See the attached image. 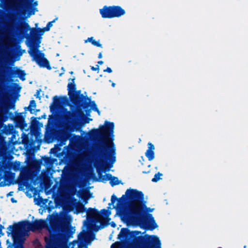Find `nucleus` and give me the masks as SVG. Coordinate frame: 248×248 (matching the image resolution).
Here are the masks:
<instances>
[{"mask_svg": "<svg viewBox=\"0 0 248 248\" xmlns=\"http://www.w3.org/2000/svg\"><path fill=\"white\" fill-rule=\"evenodd\" d=\"M114 129V123L106 121L104 125L100 126L99 129H93L91 132L93 136L99 139L100 142L97 145L100 168L96 167V170L102 182L111 179V174L102 175V172L109 171L116 161V149L113 141Z\"/></svg>", "mask_w": 248, "mask_h": 248, "instance_id": "1", "label": "nucleus"}, {"mask_svg": "<svg viewBox=\"0 0 248 248\" xmlns=\"http://www.w3.org/2000/svg\"><path fill=\"white\" fill-rule=\"evenodd\" d=\"M127 198L130 202L128 210L122 213L123 218L131 224H145V209L146 206L142 192L135 189H129L124 195L119 198L113 194L111 197V203L114 204L117 201L116 205L113 208L121 209L125 204Z\"/></svg>", "mask_w": 248, "mask_h": 248, "instance_id": "2", "label": "nucleus"}, {"mask_svg": "<svg viewBox=\"0 0 248 248\" xmlns=\"http://www.w3.org/2000/svg\"><path fill=\"white\" fill-rule=\"evenodd\" d=\"M27 18L17 19L16 24L13 27H9V23L6 25L8 30H16V33L19 36L26 38V45L29 47V50H35L39 48L41 43V36L40 28H31L29 24L24 21Z\"/></svg>", "mask_w": 248, "mask_h": 248, "instance_id": "3", "label": "nucleus"}, {"mask_svg": "<svg viewBox=\"0 0 248 248\" xmlns=\"http://www.w3.org/2000/svg\"><path fill=\"white\" fill-rule=\"evenodd\" d=\"M45 227L46 222L43 219L35 220L33 222L25 220L16 223L14 225H10L8 229L10 230V232H7V233L8 236L12 233L14 243L19 244L21 241V238L24 232L25 236L30 231L34 232Z\"/></svg>", "mask_w": 248, "mask_h": 248, "instance_id": "4", "label": "nucleus"}, {"mask_svg": "<svg viewBox=\"0 0 248 248\" xmlns=\"http://www.w3.org/2000/svg\"><path fill=\"white\" fill-rule=\"evenodd\" d=\"M70 100L73 105H70V110L67 111L64 115V120L69 124H71L73 121L77 117L81 108H87L89 107V102L90 98L87 95L84 96L81 93V90H76L69 96Z\"/></svg>", "mask_w": 248, "mask_h": 248, "instance_id": "5", "label": "nucleus"}, {"mask_svg": "<svg viewBox=\"0 0 248 248\" xmlns=\"http://www.w3.org/2000/svg\"><path fill=\"white\" fill-rule=\"evenodd\" d=\"M134 231L139 232L134 234V236L131 237L130 241H132L134 245L142 248H161V241L157 236L148 234L138 236L141 234V232Z\"/></svg>", "mask_w": 248, "mask_h": 248, "instance_id": "6", "label": "nucleus"}, {"mask_svg": "<svg viewBox=\"0 0 248 248\" xmlns=\"http://www.w3.org/2000/svg\"><path fill=\"white\" fill-rule=\"evenodd\" d=\"M68 102V99L66 96L61 97L55 96L53 97V102L50 106V111L53 114L55 109L60 105H63L69 106V105L67 104ZM54 117L53 114L49 116L46 127V131L48 136L52 139L54 138Z\"/></svg>", "mask_w": 248, "mask_h": 248, "instance_id": "7", "label": "nucleus"}, {"mask_svg": "<svg viewBox=\"0 0 248 248\" xmlns=\"http://www.w3.org/2000/svg\"><path fill=\"white\" fill-rule=\"evenodd\" d=\"M25 8L22 9L20 12L17 13L16 15H12L10 17V22L9 23V27H13L16 24V21L17 19L28 18L31 16L35 14L36 11H38L37 8H33L30 6V3L34 0H21Z\"/></svg>", "mask_w": 248, "mask_h": 248, "instance_id": "8", "label": "nucleus"}, {"mask_svg": "<svg viewBox=\"0 0 248 248\" xmlns=\"http://www.w3.org/2000/svg\"><path fill=\"white\" fill-rule=\"evenodd\" d=\"M28 52L32 57L33 60L35 61L40 67L46 68L48 70L51 69L49 61L44 57V53L41 52L39 49L35 50H28Z\"/></svg>", "mask_w": 248, "mask_h": 248, "instance_id": "9", "label": "nucleus"}, {"mask_svg": "<svg viewBox=\"0 0 248 248\" xmlns=\"http://www.w3.org/2000/svg\"><path fill=\"white\" fill-rule=\"evenodd\" d=\"M87 214V218L90 221L93 223H98V222L100 221L101 214L96 208H89Z\"/></svg>", "mask_w": 248, "mask_h": 248, "instance_id": "10", "label": "nucleus"}, {"mask_svg": "<svg viewBox=\"0 0 248 248\" xmlns=\"http://www.w3.org/2000/svg\"><path fill=\"white\" fill-rule=\"evenodd\" d=\"M10 115H12V119L14 120L16 126L20 128L21 130L25 129L27 127V124L26 123L25 118L22 115V113H17L16 117L10 112Z\"/></svg>", "mask_w": 248, "mask_h": 248, "instance_id": "11", "label": "nucleus"}, {"mask_svg": "<svg viewBox=\"0 0 248 248\" xmlns=\"http://www.w3.org/2000/svg\"><path fill=\"white\" fill-rule=\"evenodd\" d=\"M138 233L134 231H131L128 228H123L118 235V238L121 240L130 241L131 237L134 236V234Z\"/></svg>", "mask_w": 248, "mask_h": 248, "instance_id": "12", "label": "nucleus"}, {"mask_svg": "<svg viewBox=\"0 0 248 248\" xmlns=\"http://www.w3.org/2000/svg\"><path fill=\"white\" fill-rule=\"evenodd\" d=\"M46 245L45 248H56L59 241V235L57 233H51L49 238H45Z\"/></svg>", "mask_w": 248, "mask_h": 248, "instance_id": "13", "label": "nucleus"}, {"mask_svg": "<svg viewBox=\"0 0 248 248\" xmlns=\"http://www.w3.org/2000/svg\"><path fill=\"white\" fill-rule=\"evenodd\" d=\"M26 75L25 71L19 69H14L11 68L9 71V76L11 78H14L17 76L22 81L25 80Z\"/></svg>", "mask_w": 248, "mask_h": 248, "instance_id": "14", "label": "nucleus"}, {"mask_svg": "<svg viewBox=\"0 0 248 248\" xmlns=\"http://www.w3.org/2000/svg\"><path fill=\"white\" fill-rule=\"evenodd\" d=\"M100 14L103 18H112V14L111 6H104L103 8L100 9Z\"/></svg>", "mask_w": 248, "mask_h": 248, "instance_id": "15", "label": "nucleus"}, {"mask_svg": "<svg viewBox=\"0 0 248 248\" xmlns=\"http://www.w3.org/2000/svg\"><path fill=\"white\" fill-rule=\"evenodd\" d=\"M113 18L119 17L125 14V11L120 6H111Z\"/></svg>", "mask_w": 248, "mask_h": 248, "instance_id": "16", "label": "nucleus"}, {"mask_svg": "<svg viewBox=\"0 0 248 248\" xmlns=\"http://www.w3.org/2000/svg\"><path fill=\"white\" fill-rule=\"evenodd\" d=\"M82 238L85 242L84 248H87V245L95 239V234L93 232H88L83 235Z\"/></svg>", "mask_w": 248, "mask_h": 248, "instance_id": "17", "label": "nucleus"}, {"mask_svg": "<svg viewBox=\"0 0 248 248\" xmlns=\"http://www.w3.org/2000/svg\"><path fill=\"white\" fill-rule=\"evenodd\" d=\"M155 149L153 144L151 142L148 143V149L145 152V155L149 161L152 160L155 158Z\"/></svg>", "mask_w": 248, "mask_h": 248, "instance_id": "18", "label": "nucleus"}, {"mask_svg": "<svg viewBox=\"0 0 248 248\" xmlns=\"http://www.w3.org/2000/svg\"><path fill=\"white\" fill-rule=\"evenodd\" d=\"M75 78L69 79V81L71 80V82L68 83L67 85L68 94L69 96H71V93L74 92L76 90V85L75 83Z\"/></svg>", "mask_w": 248, "mask_h": 248, "instance_id": "19", "label": "nucleus"}, {"mask_svg": "<svg viewBox=\"0 0 248 248\" xmlns=\"http://www.w3.org/2000/svg\"><path fill=\"white\" fill-rule=\"evenodd\" d=\"M148 217L151 219V222H150L148 224V229L149 230L153 231L154 229H155V228H156L158 227V226H157V224L155 223V221L154 218L153 217L152 215L149 214H148Z\"/></svg>", "mask_w": 248, "mask_h": 248, "instance_id": "20", "label": "nucleus"}, {"mask_svg": "<svg viewBox=\"0 0 248 248\" xmlns=\"http://www.w3.org/2000/svg\"><path fill=\"white\" fill-rule=\"evenodd\" d=\"M75 207L77 214L83 213L86 211V208L84 206V205L80 202L76 203Z\"/></svg>", "mask_w": 248, "mask_h": 248, "instance_id": "21", "label": "nucleus"}, {"mask_svg": "<svg viewBox=\"0 0 248 248\" xmlns=\"http://www.w3.org/2000/svg\"><path fill=\"white\" fill-rule=\"evenodd\" d=\"M75 232V228L71 225L69 226V227H66L65 229V235L68 238L72 237Z\"/></svg>", "mask_w": 248, "mask_h": 248, "instance_id": "22", "label": "nucleus"}, {"mask_svg": "<svg viewBox=\"0 0 248 248\" xmlns=\"http://www.w3.org/2000/svg\"><path fill=\"white\" fill-rule=\"evenodd\" d=\"M6 142L4 138L2 136L0 135V155H1L5 150Z\"/></svg>", "mask_w": 248, "mask_h": 248, "instance_id": "23", "label": "nucleus"}, {"mask_svg": "<svg viewBox=\"0 0 248 248\" xmlns=\"http://www.w3.org/2000/svg\"><path fill=\"white\" fill-rule=\"evenodd\" d=\"M110 184L112 186H113L116 185H118L120 184L121 181H119L117 177L115 176H112L111 179L110 180Z\"/></svg>", "mask_w": 248, "mask_h": 248, "instance_id": "24", "label": "nucleus"}, {"mask_svg": "<svg viewBox=\"0 0 248 248\" xmlns=\"http://www.w3.org/2000/svg\"><path fill=\"white\" fill-rule=\"evenodd\" d=\"M88 102H89V104L90 105L89 107H90L93 110L96 112L99 111V110L97 108V106L94 101H92L90 99V101H88Z\"/></svg>", "mask_w": 248, "mask_h": 248, "instance_id": "25", "label": "nucleus"}, {"mask_svg": "<svg viewBox=\"0 0 248 248\" xmlns=\"http://www.w3.org/2000/svg\"><path fill=\"white\" fill-rule=\"evenodd\" d=\"M110 220V218H107L106 219H105L104 220H102L101 218L100 221L99 222L100 223V226L101 228L102 229V228H104L105 227L107 226L108 225V222Z\"/></svg>", "mask_w": 248, "mask_h": 248, "instance_id": "26", "label": "nucleus"}, {"mask_svg": "<svg viewBox=\"0 0 248 248\" xmlns=\"http://www.w3.org/2000/svg\"><path fill=\"white\" fill-rule=\"evenodd\" d=\"M99 212L101 214V217H102V216H103L107 218H108V217L111 214V212L110 211H109L108 210H106L105 209L101 210V211H99Z\"/></svg>", "mask_w": 248, "mask_h": 248, "instance_id": "27", "label": "nucleus"}, {"mask_svg": "<svg viewBox=\"0 0 248 248\" xmlns=\"http://www.w3.org/2000/svg\"><path fill=\"white\" fill-rule=\"evenodd\" d=\"M162 175L163 174L159 172H157V173L155 174L154 178H153L152 179V181L153 182H158L159 180L161 179L160 176Z\"/></svg>", "mask_w": 248, "mask_h": 248, "instance_id": "28", "label": "nucleus"}, {"mask_svg": "<svg viewBox=\"0 0 248 248\" xmlns=\"http://www.w3.org/2000/svg\"><path fill=\"white\" fill-rule=\"evenodd\" d=\"M50 27L48 26V25H46V26L43 28H40V31H41V35H43V34L44 33V32L45 31H48L50 30Z\"/></svg>", "mask_w": 248, "mask_h": 248, "instance_id": "29", "label": "nucleus"}, {"mask_svg": "<svg viewBox=\"0 0 248 248\" xmlns=\"http://www.w3.org/2000/svg\"><path fill=\"white\" fill-rule=\"evenodd\" d=\"M50 27L48 26V25H46V26L43 28H40V31H41V35H43V34L44 33V32L45 31H48L50 30Z\"/></svg>", "mask_w": 248, "mask_h": 248, "instance_id": "30", "label": "nucleus"}, {"mask_svg": "<svg viewBox=\"0 0 248 248\" xmlns=\"http://www.w3.org/2000/svg\"><path fill=\"white\" fill-rule=\"evenodd\" d=\"M86 193L89 194L90 196H86V195H85L82 198L83 199L84 202H85V204L87 203L88 200L91 198V195H92V194L90 193V192L89 190H88L87 192H86Z\"/></svg>", "mask_w": 248, "mask_h": 248, "instance_id": "31", "label": "nucleus"}, {"mask_svg": "<svg viewBox=\"0 0 248 248\" xmlns=\"http://www.w3.org/2000/svg\"><path fill=\"white\" fill-rule=\"evenodd\" d=\"M31 119L32 120V121H31V124L32 125H35L39 123V121L38 120V117H32L31 118Z\"/></svg>", "mask_w": 248, "mask_h": 248, "instance_id": "32", "label": "nucleus"}, {"mask_svg": "<svg viewBox=\"0 0 248 248\" xmlns=\"http://www.w3.org/2000/svg\"><path fill=\"white\" fill-rule=\"evenodd\" d=\"M92 45L94 46H97V47H101V48L103 47L102 45L99 43V41H96L94 40V41H93Z\"/></svg>", "mask_w": 248, "mask_h": 248, "instance_id": "33", "label": "nucleus"}, {"mask_svg": "<svg viewBox=\"0 0 248 248\" xmlns=\"http://www.w3.org/2000/svg\"><path fill=\"white\" fill-rule=\"evenodd\" d=\"M30 107H31V108H36V102L34 100H32L30 101V105H29Z\"/></svg>", "mask_w": 248, "mask_h": 248, "instance_id": "34", "label": "nucleus"}, {"mask_svg": "<svg viewBox=\"0 0 248 248\" xmlns=\"http://www.w3.org/2000/svg\"><path fill=\"white\" fill-rule=\"evenodd\" d=\"M24 109L25 111H27V110L29 111L31 114L34 113V112H33V111L34 110V109H33L32 108H31L30 106H29L28 107H25Z\"/></svg>", "mask_w": 248, "mask_h": 248, "instance_id": "35", "label": "nucleus"}, {"mask_svg": "<svg viewBox=\"0 0 248 248\" xmlns=\"http://www.w3.org/2000/svg\"><path fill=\"white\" fill-rule=\"evenodd\" d=\"M95 40L93 39V37H91L88 38L87 40H85V43H86L87 42H90L92 44H93V41H94Z\"/></svg>", "mask_w": 248, "mask_h": 248, "instance_id": "36", "label": "nucleus"}, {"mask_svg": "<svg viewBox=\"0 0 248 248\" xmlns=\"http://www.w3.org/2000/svg\"><path fill=\"white\" fill-rule=\"evenodd\" d=\"M30 6H31L32 7H33V8H36L35 6H37L38 5V1H33L32 2H31L30 3Z\"/></svg>", "mask_w": 248, "mask_h": 248, "instance_id": "37", "label": "nucleus"}, {"mask_svg": "<svg viewBox=\"0 0 248 248\" xmlns=\"http://www.w3.org/2000/svg\"><path fill=\"white\" fill-rule=\"evenodd\" d=\"M41 92V90H37L36 93L35 94L34 96H36V98H38L39 99H41V96H40V93Z\"/></svg>", "mask_w": 248, "mask_h": 248, "instance_id": "38", "label": "nucleus"}, {"mask_svg": "<svg viewBox=\"0 0 248 248\" xmlns=\"http://www.w3.org/2000/svg\"><path fill=\"white\" fill-rule=\"evenodd\" d=\"M89 107H88L87 108H84L85 109L87 116H90V112L91 111V109H92L91 108L89 109Z\"/></svg>", "mask_w": 248, "mask_h": 248, "instance_id": "39", "label": "nucleus"}, {"mask_svg": "<svg viewBox=\"0 0 248 248\" xmlns=\"http://www.w3.org/2000/svg\"><path fill=\"white\" fill-rule=\"evenodd\" d=\"M102 228H101L100 225H94L93 230H94V231L97 232V231H98L99 230H100Z\"/></svg>", "mask_w": 248, "mask_h": 248, "instance_id": "40", "label": "nucleus"}, {"mask_svg": "<svg viewBox=\"0 0 248 248\" xmlns=\"http://www.w3.org/2000/svg\"><path fill=\"white\" fill-rule=\"evenodd\" d=\"M104 72H108L109 73H110L112 72V69L110 67H107L106 69L104 70Z\"/></svg>", "mask_w": 248, "mask_h": 248, "instance_id": "41", "label": "nucleus"}, {"mask_svg": "<svg viewBox=\"0 0 248 248\" xmlns=\"http://www.w3.org/2000/svg\"><path fill=\"white\" fill-rule=\"evenodd\" d=\"M91 69L93 70V71H97V70H99V66L98 65H96V67H93V66H92L91 67Z\"/></svg>", "mask_w": 248, "mask_h": 248, "instance_id": "42", "label": "nucleus"}, {"mask_svg": "<svg viewBox=\"0 0 248 248\" xmlns=\"http://www.w3.org/2000/svg\"><path fill=\"white\" fill-rule=\"evenodd\" d=\"M14 86L16 87V91L17 92H20L21 90V87L19 86L17 84L15 83Z\"/></svg>", "mask_w": 248, "mask_h": 248, "instance_id": "43", "label": "nucleus"}, {"mask_svg": "<svg viewBox=\"0 0 248 248\" xmlns=\"http://www.w3.org/2000/svg\"><path fill=\"white\" fill-rule=\"evenodd\" d=\"M55 20L56 19H54L53 21H50V22H48L47 24V25H48L49 27H50V28L52 27L53 26V23L54 22H55Z\"/></svg>", "mask_w": 248, "mask_h": 248, "instance_id": "44", "label": "nucleus"}, {"mask_svg": "<svg viewBox=\"0 0 248 248\" xmlns=\"http://www.w3.org/2000/svg\"><path fill=\"white\" fill-rule=\"evenodd\" d=\"M46 115L45 113H44L41 116L38 117V120H41L42 119H46Z\"/></svg>", "mask_w": 248, "mask_h": 248, "instance_id": "45", "label": "nucleus"}, {"mask_svg": "<svg viewBox=\"0 0 248 248\" xmlns=\"http://www.w3.org/2000/svg\"><path fill=\"white\" fill-rule=\"evenodd\" d=\"M4 228V227L0 224V234L3 235L4 233L2 232V230Z\"/></svg>", "mask_w": 248, "mask_h": 248, "instance_id": "46", "label": "nucleus"}, {"mask_svg": "<svg viewBox=\"0 0 248 248\" xmlns=\"http://www.w3.org/2000/svg\"><path fill=\"white\" fill-rule=\"evenodd\" d=\"M110 225H111V226L113 228H115L116 226V223L113 221L111 222Z\"/></svg>", "mask_w": 248, "mask_h": 248, "instance_id": "47", "label": "nucleus"}, {"mask_svg": "<svg viewBox=\"0 0 248 248\" xmlns=\"http://www.w3.org/2000/svg\"><path fill=\"white\" fill-rule=\"evenodd\" d=\"M65 110H66V111L65 113H66V112L68 111V110H67V109H65ZM65 114V113H64V114ZM64 115H63V116H64ZM63 118H64V116L63 117ZM76 119V118H75V119L73 121V122H72V123H71V124L67 123L65 120H64V122H65L66 124H73V122L75 121V120ZM63 120H64V119H63Z\"/></svg>", "mask_w": 248, "mask_h": 248, "instance_id": "48", "label": "nucleus"}, {"mask_svg": "<svg viewBox=\"0 0 248 248\" xmlns=\"http://www.w3.org/2000/svg\"><path fill=\"white\" fill-rule=\"evenodd\" d=\"M93 119L91 118H88L85 121V123H89L90 121H92Z\"/></svg>", "mask_w": 248, "mask_h": 248, "instance_id": "49", "label": "nucleus"}, {"mask_svg": "<svg viewBox=\"0 0 248 248\" xmlns=\"http://www.w3.org/2000/svg\"><path fill=\"white\" fill-rule=\"evenodd\" d=\"M98 58L99 59H101L102 58V52H100L98 54Z\"/></svg>", "mask_w": 248, "mask_h": 248, "instance_id": "50", "label": "nucleus"}, {"mask_svg": "<svg viewBox=\"0 0 248 248\" xmlns=\"http://www.w3.org/2000/svg\"><path fill=\"white\" fill-rule=\"evenodd\" d=\"M11 200L13 203H16L17 202L16 200L14 198H12Z\"/></svg>", "mask_w": 248, "mask_h": 248, "instance_id": "51", "label": "nucleus"}, {"mask_svg": "<svg viewBox=\"0 0 248 248\" xmlns=\"http://www.w3.org/2000/svg\"><path fill=\"white\" fill-rule=\"evenodd\" d=\"M40 109H34V110L33 111V112H34V113H35L37 112H39L40 111Z\"/></svg>", "mask_w": 248, "mask_h": 248, "instance_id": "52", "label": "nucleus"}, {"mask_svg": "<svg viewBox=\"0 0 248 248\" xmlns=\"http://www.w3.org/2000/svg\"><path fill=\"white\" fill-rule=\"evenodd\" d=\"M97 63H98V64L101 65L104 63V62L102 61H99Z\"/></svg>", "mask_w": 248, "mask_h": 248, "instance_id": "53", "label": "nucleus"}, {"mask_svg": "<svg viewBox=\"0 0 248 248\" xmlns=\"http://www.w3.org/2000/svg\"><path fill=\"white\" fill-rule=\"evenodd\" d=\"M2 164L0 162V171L1 170H2Z\"/></svg>", "mask_w": 248, "mask_h": 248, "instance_id": "54", "label": "nucleus"}, {"mask_svg": "<svg viewBox=\"0 0 248 248\" xmlns=\"http://www.w3.org/2000/svg\"><path fill=\"white\" fill-rule=\"evenodd\" d=\"M12 193H13V192H9L8 194H7V196H12Z\"/></svg>", "mask_w": 248, "mask_h": 248, "instance_id": "55", "label": "nucleus"}, {"mask_svg": "<svg viewBox=\"0 0 248 248\" xmlns=\"http://www.w3.org/2000/svg\"><path fill=\"white\" fill-rule=\"evenodd\" d=\"M54 221V216H52V219L50 221L51 223H52Z\"/></svg>", "mask_w": 248, "mask_h": 248, "instance_id": "56", "label": "nucleus"}, {"mask_svg": "<svg viewBox=\"0 0 248 248\" xmlns=\"http://www.w3.org/2000/svg\"><path fill=\"white\" fill-rule=\"evenodd\" d=\"M111 85H112V86L113 87H114L115 86V83H112V84H111Z\"/></svg>", "mask_w": 248, "mask_h": 248, "instance_id": "57", "label": "nucleus"}, {"mask_svg": "<svg viewBox=\"0 0 248 248\" xmlns=\"http://www.w3.org/2000/svg\"><path fill=\"white\" fill-rule=\"evenodd\" d=\"M97 113L99 114V115H100V110H99V111L97 112Z\"/></svg>", "mask_w": 248, "mask_h": 248, "instance_id": "58", "label": "nucleus"}, {"mask_svg": "<svg viewBox=\"0 0 248 248\" xmlns=\"http://www.w3.org/2000/svg\"><path fill=\"white\" fill-rule=\"evenodd\" d=\"M70 73L71 74H72L73 73V72L71 71V72H70Z\"/></svg>", "mask_w": 248, "mask_h": 248, "instance_id": "59", "label": "nucleus"}, {"mask_svg": "<svg viewBox=\"0 0 248 248\" xmlns=\"http://www.w3.org/2000/svg\"><path fill=\"white\" fill-rule=\"evenodd\" d=\"M143 173H146L147 172L146 171H143Z\"/></svg>", "mask_w": 248, "mask_h": 248, "instance_id": "60", "label": "nucleus"}]
</instances>
